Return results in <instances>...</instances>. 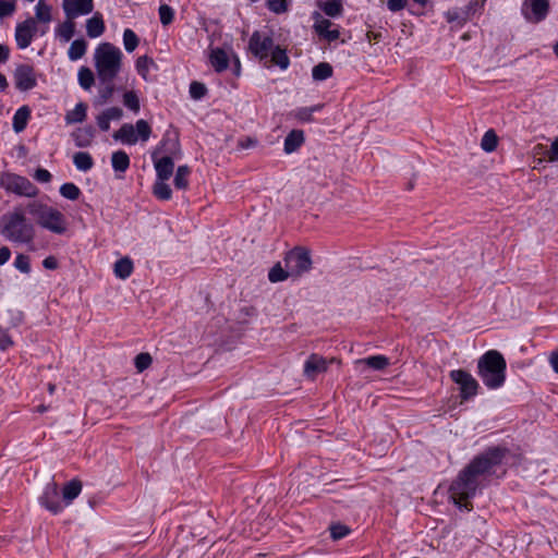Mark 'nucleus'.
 Masks as SVG:
<instances>
[{
	"label": "nucleus",
	"instance_id": "obj_26",
	"mask_svg": "<svg viewBox=\"0 0 558 558\" xmlns=\"http://www.w3.org/2000/svg\"><path fill=\"white\" fill-rule=\"evenodd\" d=\"M113 138L116 141H120L126 145H134L137 143L138 137L135 134L134 125L130 123H124L114 134Z\"/></svg>",
	"mask_w": 558,
	"mask_h": 558
},
{
	"label": "nucleus",
	"instance_id": "obj_33",
	"mask_svg": "<svg viewBox=\"0 0 558 558\" xmlns=\"http://www.w3.org/2000/svg\"><path fill=\"white\" fill-rule=\"evenodd\" d=\"M87 50V41L84 38L75 39L71 43L68 50V58L71 61H77L82 59Z\"/></svg>",
	"mask_w": 558,
	"mask_h": 558
},
{
	"label": "nucleus",
	"instance_id": "obj_12",
	"mask_svg": "<svg viewBox=\"0 0 558 558\" xmlns=\"http://www.w3.org/2000/svg\"><path fill=\"white\" fill-rule=\"evenodd\" d=\"M38 500L40 506L52 514H59L64 510L63 501L60 499V492L56 482L46 484Z\"/></svg>",
	"mask_w": 558,
	"mask_h": 558
},
{
	"label": "nucleus",
	"instance_id": "obj_11",
	"mask_svg": "<svg viewBox=\"0 0 558 558\" xmlns=\"http://www.w3.org/2000/svg\"><path fill=\"white\" fill-rule=\"evenodd\" d=\"M275 47L272 37L258 31L254 32L248 40L250 51L260 61L268 60Z\"/></svg>",
	"mask_w": 558,
	"mask_h": 558
},
{
	"label": "nucleus",
	"instance_id": "obj_24",
	"mask_svg": "<svg viewBox=\"0 0 558 558\" xmlns=\"http://www.w3.org/2000/svg\"><path fill=\"white\" fill-rule=\"evenodd\" d=\"M31 113H32V111H31L29 107L26 105L20 107L15 111L13 119H12V128L15 133H21L26 129L28 120L31 119Z\"/></svg>",
	"mask_w": 558,
	"mask_h": 558
},
{
	"label": "nucleus",
	"instance_id": "obj_21",
	"mask_svg": "<svg viewBox=\"0 0 558 558\" xmlns=\"http://www.w3.org/2000/svg\"><path fill=\"white\" fill-rule=\"evenodd\" d=\"M156 170V180H169L173 174L174 161L170 156L161 157L154 160Z\"/></svg>",
	"mask_w": 558,
	"mask_h": 558
},
{
	"label": "nucleus",
	"instance_id": "obj_29",
	"mask_svg": "<svg viewBox=\"0 0 558 558\" xmlns=\"http://www.w3.org/2000/svg\"><path fill=\"white\" fill-rule=\"evenodd\" d=\"M134 270L133 262L130 257H122L114 263L113 272L117 278L125 280Z\"/></svg>",
	"mask_w": 558,
	"mask_h": 558
},
{
	"label": "nucleus",
	"instance_id": "obj_22",
	"mask_svg": "<svg viewBox=\"0 0 558 558\" xmlns=\"http://www.w3.org/2000/svg\"><path fill=\"white\" fill-rule=\"evenodd\" d=\"M106 31L105 21L100 12H95L86 20V34L89 38L100 37Z\"/></svg>",
	"mask_w": 558,
	"mask_h": 558
},
{
	"label": "nucleus",
	"instance_id": "obj_34",
	"mask_svg": "<svg viewBox=\"0 0 558 558\" xmlns=\"http://www.w3.org/2000/svg\"><path fill=\"white\" fill-rule=\"evenodd\" d=\"M100 87L98 89V95L94 101L95 105H105L107 104L114 93L113 81L108 82H99Z\"/></svg>",
	"mask_w": 558,
	"mask_h": 558
},
{
	"label": "nucleus",
	"instance_id": "obj_31",
	"mask_svg": "<svg viewBox=\"0 0 558 558\" xmlns=\"http://www.w3.org/2000/svg\"><path fill=\"white\" fill-rule=\"evenodd\" d=\"M54 34L61 41H70L75 34L74 20L66 19L63 23L59 24L54 29Z\"/></svg>",
	"mask_w": 558,
	"mask_h": 558
},
{
	"label": "nucleus",
	"instance_id": "obj_6",
	"mask_svg": "<svg viewBox=\"0 0 558 558\" xmlns=\"http://www.w3.org/2000/svg\"><path fill=\"white\" fill-rule=\"evenodd\" d=\"M0 186L19 196L35 197L38 194V189L26 177L12 172L0 174Z\"/></svg>",
	"mask_w": 558,
	"mask_h": 558
},
{
	"label": "nucleus",
	"instance_id": "obj_57",
	"mask_svg": "<svg viewBox=\"0 0 558 558\" xmlns=\"http://www.w3.org/2000/svg\"><path fill=\"white\" fill-rule=\"evenodd\" d=\"M33 178L39 183H49L52 174L45 168H38L35 170Z\"/></svg>",
	"mask_w": 558,
	"mask_h": 558
},
{
	"label": "nucleus",
	"instance_id": "obj_36",
	"mask_svg": "<svg viewBox=\"0 0 558 558\" xmlns=\"http://www.w3.org/2000/svg\"><path fill=\"white\" fill-rule=\"evenodd\" d=\"M269 57L271 63L278 65L281 70H287L290 65V59L287 51L280 46H276Z\"/></svg>",
	"mask_w": 558,
	"mask_h": 558
},
{
	"label": "nucleus",
	"instance_id": "obj_48",
	"mask_svg": "<svg viewBox=\"0 0 558 558\" xmlns=\"http://www.w3.org/2000/svg\"><path fill=\"white\" fill-rule=\"evenodd\" d=\"M289 276H291L290 271L283 269L280 264L275 265L268 272V279L271 282H280L286 280Z\"/></svg>",
	"mask_w": 558,
	"mask_h": 558
},
{
	"label": "nucleus",
	"instance_id": "obj_61",
	"mask_svg": "<svg viewBox=\"0 0 558 558\" xmlns=\"http://www.w3.org/2000/svg\"><path fill=\"white\" fill-rule=\"evenodd\" d=\"M43 266L46 269L54 270L59 267V263L54 256H48L43 260Z\"/></svg>",
	"mask_w": 558,
	"mask_h": 558
},
{
	"label": "nucleus",
	"instance_id": "obj_8",
	"mask_svg": "<svg viewBox=\"0 0 558 558\" xmlns=\"http://www.w3.org/2000/svg\"><path fill=\"white\" fill-rule=\"evenodd\" d=\"M284 262L291 276H300L312 268L310 252L303 247H294L288 252Z\"/></svg>",
	"mask_w": 558,
	"mask_h": 558
},
{
	"label": "nucleus",
	"instance_id": "obj_17",
	"mask_svg": "<svg viewBox=\"0 0 558 558\" xmlns=\"http://www.w3.org/2000/svg\"><path fill=\"white\" fill-rule=\"evenodd\" d=\"M332 23L323 17L319 13H315V23L314 28L316 33L327 39L328 41H333L339 38V31L337 28L331 29Z\"/></svg>",
	"mask_w": 558,
	"mask_h": 558
},
{
	"label": "nucleus",
	"instance_id": "obj_14",
	"mask_svg": "<svg viewBox=\"0 0 558 558\" xmlns=\"http://www.w3.org/2000/svg\"><path fill=\"white\" fill-rule=\"evenodd\" d=\"M62 10L66 19L75 20L94 11V0H62Z\"/></svg>",
	"mask_w": 558,
	"mask_h": 558
},
{
	"label": "nucleus",
	"instance_id": "obj_49",
	"mask_svg": "<svg viewBox=\"0 0 558 558\" xmlns=\"http://www.w3.org/2000/svg\"><path fill=\"white\" fill-rule=\"evenodd\" d=\"M160 23L163 26L170 25L174 20V10L168 4H160L158 9Z\"/></svg>",
	"mask_w": 558,
	"mask_h": 558
},
{
	"label": "nucleus",
	"instance_id": "obj_59",
	"mask_svg": "<svg viewBox=\"0 0 558 558\" xmlns=\"http://www.w3.org/2000/svg\"><path fill=\"white\" fill-rule=\"evenodd\" d=\"M546 158L550 162L558 161V137L550 144L549 149L546 151Z\"/></svg>",
	"mask_w": 558,
	"mask_h": 558
},
{
	"label": "nucleus",
	"instance_id": "obj_47",
	"mask_svg": "<svg viewBox=\"0 0 558 558\" xmlns=\"http://www.w3.org/2000/svg\"><path fill=\"white\" fill-rule=\"evenodd\" d=\"M135 134L142 142H147L151 134V128L147 121L140 119L136 121L135 125Z\"/></svg>",
	"mask_w": 558,
	"mask_h": 558
},
{
	"label": "nucleus",
	"instance_id": "obj_62",
	"mask_svg": "<svg viewBox=\"0 0 558 558\" xmlns=\"http://www.w3.org/2000/svg\"><path fill=\"white\" fill-rule=\"evenodd\" d=\"M11 257V251L7 246L0 247V266L4 265Z\"/></svg>",
	"mask_w": 558,
	"mask_h": 558
},
{
	"label": "nucleus",
	"instance_id": "obj_7",
	"mask_svg": "<svg viewBox=\"0 0 558 558\" xmlns=\"http://www.w3.org/2000/svg\"><path fill=\"white\" fill-rule=\"evenodd\" d=\"M449 377L459 386L460 397L463 401L471 400L478 395L481 386L471 373L464 369H452Z\"/></svg>",
	"mask_w": 558,
	"mask_h": 558
},
{
	"label": "nucleus",
	"instance_id": "obj_38",
	"mask_svg": "<svg viewBox=\"0 0 558 558\" xmlns=\"http://www.w3.org/2000/svg\"><path fill=\"white\" fill-rule=\"evenodd\" d=\"M324 13L330 17H337L342 13V3L340 0H322L319 3Z\"/></svg>",
	"mask_w": 558,
	"mask_h": 558
},
{
	"label": "nucleus",
	"instance_id": "obj_35",
	"mask_svg": "<svg viewBox=\"0 0 558 558\" xmlns=\"http://www.w3.org/2000/svg\"><path fill=\"white\" fill-rule=\"evenodd\" d=\"M52 8L50 4H47L45 1L39 0L35 5V20L36 22H40L44 24H49L52 20L51 15Z\"/></svg>",
	"mask_w": 558,
	"mask_h": 558
},
{
	"label": "nucleus",
	"instance_id": "obj_19",
	"mask_svg": "<svg viewBox=\"0 0 558 558\" xmlns=\"http://www.w3.org/2000/svg\"><path fill=\"white\" fill-rule=\"evenodd\" d=\"M71 137L74 141L76 147H88L95 137V130L92 125L77 128L71 133Z\"/></svg>",
	"mask_w": 558,
	"mask_h": 558
},
{
	"label": "nucleus",
	"instance_id": "obj_13",
	"mask_svg": "<svg viewBox=\"0 0 558 558\" xmlns=\"http://www.w3.org/2000/svg\"><path fill=\"white\" fill-rule=\"evenodd\" d=\"M13 80L15 88L20 92H28L37 85L35 69L26 63L16 65L13 72Z\"/></svg>",
	"mask_w": 558,
	"mask_h": 558
},
{
	"label": "nucleus",
	"instance_id": "obj_53",
	"mask_svg": "<svg viewBox=\"0 0 558 558\" xmlns=\"http://www.w3.org/2000/svg\"><path fill=\"white\" fill-rule=\"evenodd\" d=\"M207 93V88L203 83L192 82L190 84V95L193 99H202Z\"/></svg>",
	"mask_w": 558,
	"mask_h": 558
},
{
	"label": "nucleus",
	"instance_id": "obj_5",
	"mask_svg": "<svg viewBox=\"0 0 558 558\" xmlns=\"http://www.w3.org/2000/svg\"><path fill=\"white\" fill-rule=\"evenodd\" d=\"M26 209L40 228L59 235L68 231V220L64 214L56 207L33 201L27 204Z\"/></svg>",
	"mask_w": 558,
	"mask_h": 558
},
{
	"label": "nucleus",
	"instance_id": "obj_46",
	"mask_svg": "<svg viewBox=\"0 0 558 558\" xmlns=\"http://www.w3.org/2000/svg\"><path fill=\"white\" fill-rule=\"evenodd\" d=\"M59 192L62 197L70 199V201H76L81 195L80 187L72 182L63 183L60 186Z\"/></svg>",
	"mask_w": 558,
	"mask_h": 558
},
{
	"label": "nucleus",
	"instance_id": "obj_9",
	"mask_svg": "<svg viewBox=\"0 0 558 558\" xmlns=\"http://www.w3.org/2000/svg\"><path fill=\"white\" fill-rule=\"evenodd\" d=\"M38 32L40 36H44L48 32V26H45L39 31L37 22L33 17H28L25 21L17 23L15 27V41L17 48L26 49L29 47Z\"/></svg>",
	"mask_w": 558,
	"mask_h": 558
},
{
	"label": "nucleus",
	"instance_id": "obj_55",
	"mask_svg": "<svg viewBox=\"0 0 558 558\" xmlns=\"http://www.w3.org/2000/svg\"><path fill=\"white\" fill-rule=\"evenodd\" d=\"M16 10L14 1L0 0V19L11 16Z\"/></svg>",
	"mask_w": 558,
	"mask_h": 558
},
{
	"label": "nucleus",
	"instance_id": "obj_20",
	"mask_svg": "<svg viewBox=\"0 0 558 558\" xmlns=\"http://www.w3.org/2000/svg\"><path fill=\"white\" fill-rule=\"evenodd\" d=\"M135 70L137 74L146 82L151 81V71H157L158 65L153 58L148 56H141L135 61Z\"/></svg>",
	"mask_w": 558,
	"mask_h": 558
},
{
	"label": "nucleus",
	"instance_id": "obj_1",
	"mask_svg": "<svg viewBox=\"0 0 558 558\" xmlns=\"http://www.w3.org/2000/svg\"><path fill=\"white\" fill-rule=\"evenodd\" d=\"M508 453L505 447H489L460 471L449 487L450 499L459 509L471 510L469 499L485 486V482L493 475L500 477L506 473L502 464Z\"/></svg>",
	"mask_w": 558,
	"mask_h": 558
},
{
	"label": "nucleus",
	"instance_id": "obj_45",
	"mask_svg": "<svg viewBox=\"0 0 558 558\" xmlns=\"http://www.w3.org/2000/svg\"><path fill=\"white\" fill-rule=\"evenodd\" d=\"M123 105L134 113L141 109L140 98L135 90H126L123 94Z\"/></svg>",
	"mask_w": 558,
	"mask_h": 558
},
{
	"label": "nucleus",
	"instance_id": "obj_28",
	"mask_svg": "<svg viewBox=\"0 0 558 558\" xmlns=\"http://www.w3.org/2000/svg\"><path fill=\"white\" fill-rule=\"evenodd\" d=\"M323 105H315L312 107H301L291 111L290 116L296 119L301 123H308L314 120L313 114L320 111Z\"/></svg>",
	"mask_w": 558,
	"mask_h": 558
},
{
	"label": "nucleus",
	"instance_id": "obj_4",
	"mask_svg": "<svg viewBox=\"0 0 558 558\" xmlns=\"http://www.w3.org/2000/svg\"><path fill=\"white\" fill-rule=\"evenodd\" d=\"M123 53L111 43L99 44L94 52L95 69L99 82L114 81L122 69Z\"/></svg>",
	"mask_w": 558,
	"mask_h": 558
},
{
	"label": "nucleus",
	"instance_id": "obj_64",
	"mask_svg": "<svg viewBox=\"0 0 558 558\" xmlns=\"http://www.w3.org/2000/svg\"><path fill=\"white\" fill-rule=\"evenodd\" d=\"M10 56V50L7 46L0 44V63H4L8 61Z\"/></svg>",
	"mask_w": 558,
	"mask_h": 558
},
{
	"label": "nucleus",
	"instance_id": "obj_42",
	"mask_svg": "<svg viewBox=\"0 0 558 558\" xmlns=\"http://www.w3.org/2000/svg\"><path fill=\"white\" fill-rule=\"evenodd\" d=\"M122 40H123V47H124L125 51L129 53L133 52L140 44L138 36L131 28H125L123 31Z\"/></svg>",
	"mask_w": 558,
	"mask_h": 558
},
{
	"label": "nucleus",
	"instance_id": "obj_56",
	"mask_svg": "<svg viewBox=\"0 0 558 558\" xmlns=\"http://www.w3.org/2000/svg\"><path fill=\"white\" fill-rule=\"evenodd\" d=\"M268 9L277 14L283 13L287 11V1L286 0H267Z\"/></svg>",
	"mask_w": 558,
	"mask_h": 558
},
{
	"label": "nucleus",
	"instance_id": "obj_58",
	"mask_svg": "<svg viewBox=\"0 0 558 558\" xmlns=\"http://www.w3.org/2000/svg\"><path fill=\"white\" fill-rule=\"evenodd\" d=\"M13 345V340L7 329L0 327V350L5 351Z\"/></svg>",
	"mask_w": 558,
	"mask_h": 558
},
{
	"label": "nucleus",
	"instance_id": "obj_43",
	"mask_svg": "<svg viewBox=\"0 0 558 558\" xmlns=\"http://www.w3.org/2000/svg\"><path fill=\"white\" fill-rule=\"evenodd\" d=\"M332 66L327 62H320L312 70V77L314 81H325L332 75Z\"/></svg>",
	"mask_w": 558,
	"mask_h": 558
},
{
	"label": "nucleus",
	"instance_id": "obj_15",
	"mask_svg": "<svg viewBox=\"0 0 558 558\" xmlns=\"http://www.w3.org/2000/svg\"><path fill=\"white\" fill-rule=\"evenodd\" d=\"M328 363L322 355L313 353L304 362V375L310 379H315L318 374L327 371Z\"/></svg>",
	"mask_w": 558,
	"mask_h": 558
},
{
	"label": "nucleus",
	"instance_id": "obj_2",
	"mask_svg": "<svg viewBox=\"0 0 558 558\" xmlns=\"http://www.w3.org/2000/svg\"><path fill=\"white\" fill-rule=\"evenodd\" d=\"M0 234L14 244L27 245L34 250L36 229L20 208H15L0 218Z\"/></svg>",
	"mask_w": 558,
	"mask_h": 558
},
{
	"label": "nucleus",
	"instance_id": "obj_52",
	"mask_svg": "<svg viewBox=\"0 0 558 558\" xmlns=\"http://www.w3.org/2000/svg\"><path fill=\"white\" fill-rule=\"evenodd\" d=\"M484 3H485V0H482V1H478V0H474V1H471L466 8H465V11L463 12V16L461 17V20L463 22H465L466 20H469L471 17L472 14L476 13L477 11L482 10L483 7H484Z\"/></svg>",
	"mask_w": 558,
	"mask_h": 558
},
{
	"label": "nucleus",
	"instance_id": "obj_3",
	"mask_svg": "<svg viewBox=\"0 0 558 558\" xmlns=\"http://www.w3.org/2000/svg\"><path fill=\"white\" fill-rule=\"evenodd\" d=\"M477 376L489 390H497L505 385L507 362L497 350H488L477 360Z\"/></svg>",
	"mask_w": 558,
	"mask_h": 558
},
{
	"label": "nucleus",
	"instance_id": "obj_18",
	"mask_svg": "<svg viewBox=\"0 0 558 558\" xmlns=\"http://www.w3.org/2000/svg\"><path fill=\"white\" fill-rule=\"evenodd\" d=\"M123 111L119 107H110L96 117V122L100 131L107 132L110 129V121H118L122 118Z\"/></svg>",
	"mask_w": 558,
	"mask_h": 558
},
{
	"label": "nucleus",
	"instance_id": "obj_25",
	"mask_svg": "<svg viewBox=\"0 0 558 558\" xmlns=\"http://www.w3.org/2000/svg\"><path fill=\"white\" fill-rule=\"evenodd\" d=\"M81 492L82 483L78 480L68 482L62 488V501L64 508L70 506Z\"/></svg>",
	"mask_w": 558,
	"mask_h": 558
},
{
	"label": "nucleus",
	"instance_id": "obj_40",
	"mask_svg": "<svg viewBox=\"0 0 558 558\" xmlns=\"http://www.w3.org/2000/svg\"><path fill=\"white\" fill-rule=\"evenodd\" d=\"M77 81L80 86L84 90H90L92 86L95 83V75L89 68L82 66L77 73Z\"/></svg>",
	"mask_w": 558,
	"mask_h": 558
},
{
	"label": "nucleus",
	"instance_id": "obj_37",
	"mask_svg": "<svg viewBox=\"0 0 558 558\" xmlns=\"http://www.w3.org/2000/svg\"><path fill=\"white\" fill-rule=\"evenodd\" d=\"M167 181L156 180L154 183L153 194L160 201H169L172 197V190Z\"/></svg>",
	"mask_w": 558,
	"mask_h": 558
},
{
	"label": "nucleus",
	"instance_id": "obj_32",
	"mask_svg": "<svg viewBox=\"0 0 558 558\" xmlns=\"http://www.w3.org/2000/svg\"><path fill=\"white\" fill-rule=\"evenodd\" d=\"M73 163L78 171L87 172L94 167V159L87 151H77L73 156Z\"/></svg>",
	"mask_w": 558,
	"mask_h": 558
},
{
	"label": "nucleus",
	"instance_id": "obj_54",
	"mask_svg": "<svg viewBox=\"0 0 558 558\" xmlns=\"http://www.w3.org/2000/svg\"><path fill=\"white\" fill-rule=\"evenodd\" d=\"M153 360L148 353H140L135 356L134 364L138 372H143L148 368Z\"/></svg>",
	"mask_w": 558,
	"mask_h": 558
},
{
	"label": "nucleus",
	"instance_id": "obj_10",
	"mask_svg": "<svg viewBox=\"0 0 558 558\" xmlns=\"http://www.w3.org/2000/svg\"><path fill=\"white\" fill-rule=\"evenodd\" d=\"M549 12L548 0H523L521 14L529 23H539L544 21Z\"/></svg>",
	"mask_w": 558,
	"mask_h": 558
},
{
	"label": "nucleus",
	"instance_id": "obj_23",
	"mask_svg": "<svg viewBox=\"0 0 558 558\" xmlns=\"http://www.w3.org/2000/svg\"><path fill=\"white\" fill-rule=\"evenodd\" d=\"M305 141L302 130H292L284 138L283 150L287 155L296 151Z\"/></svg>",
	"mask_w": 558,
	"mask_h": 558
},
{
	"label": "nucleus",
	"instance_id": "obj_27",
	"mask_svg": "<svg viewBox=\"0 0 558 558\" xmlns=\"http://www.w3.org/2000/svg\"><path fill=\"white\" fill-rule=\"evenodd\" d=\"M87 117V105L85 102H77L75 107L68 111L64 116L66 124L82 123Z\"/></svg>",
	"mask_w": 558,
	"mask_h": 558
},
{
	"label": "nucleus",
	"instance_id": "obj_63",
	"mask_svg": "<svg viewBox=\"0 0 558 558\" xmlns=\"http://www.w3.org/2000/svg\"><path fill=\"white\" fill-rule=\"evenodd\" d=\"M549 364H550L551 368L554 369V372H556L558 374V351L551 352V354L549 356Z\"/></svg>",
	"mask_w": 558,
	"mask_h": 558
},
{
	"label": "nucleus",
	"instance_id": "obj_39",
	"mask_svg": "<svg viewBox=\"0 0 558 558\" xmlns=\"http://www.w3.org/2000/svg\"><path fill=\"white\" fill-rule=\"evenodd\" d=\"M359 363H363L375 371H383L390 364V361L387 356L379 354L359 360Z\"/></svg>",
	"mask_w": 558,
	"mask_h": 558
},
{
	"label": "nucleus",
	"instance_id": "obj_51",
	"mask_svg": "<svg viewBox=\"0 0 558 558\" xmlns=\"http://www.w3.org/2000/svg\"><path fill=\"white\" fill-rule=\"evenodd\" d=\"M14 267L23 274L31 272L29 257L24 254H17L14 260Z\"/></svg>",
	"mask_w": 558,
	"mask_h": 558
},
{
	"label": "nucleus",
	"instance_id": "obj_41",
	"mask_svg": "<svg viewBox=\"0 0 558 558\" xmlns=\"http://www.w3.org/2000/svg\"><path fill=\"white\" fill-rule=\"evenodd\" d=\"M191 173V169L183 165L179 166L174 175V186L178 190H185L189 186V175Z\"/></svg>",
	"mask_w": 558,
	"mask_h": 558
},
{
	"label": "nucleus",
	"instance_id": "obj_16",
	"mask_svg": "<svg viewBox=\"0 0 558 558\" xmlns=\"http://www.w3.org/2000/svg\"><path fill=\"white\" fill-rule=\"evenodd\" d=\"M209 64L217 73H221L229 68L230 57L228 51L220 47H210L208 49Z\"/></svg>",
	"mask_w": 558,
	"mask_h": 558
},
{
	"label": "nucleus",
	"instance_id": "obj_50",
	"mask_svg": "<svg viewBox=\"0 0 558 558\" xmlns=\"http://www.w3.org/2000/svg\"><path fill=\"white\" fill-rule=\"evenodd\" d=\"M349 533L350 529L344 524L337 523L330 526V535L331 538L335 541L344 538L345 536L349 535Z\"/></svg>",
	"mask_w": 558,
	"mask_h": 558
},
{
	"label": "nucleus",
	"instance_id": "obj_60",
	"mask_svg": "<svg viewBox=\"0 0 558 558\" xmlns=\"http://www.w3.org/2000/svg\"><path fill=\"white\" fill-rule=\"evenodd\" d=\"M407 0H388L387 7L391 12H398L405 8Z\"/></svg>",
	"mask_w": 558,
	"mask_h": 558
},
{
	"label": "nucleus",
	"instance_id": "obj_44",
	"mask_svg": "<svg viewBox=\"0 0 558 558\" xmlns=\"http://www.w3.org/2000/svg\"><path fill=\"white\" fill-rule=\"evenodd\" d=\"M498 144V137L494 130H488L484 133L482 141H481V147L486 153H492L496 149Z\"/></svg>",
	"mask_w": 558,
	"mask_h": 558
},
{
	"label": "nucleus",
	"instance_id": "obj_30",
	"mask_svg": "<svg viewBox=\"0 0 558 558\" xmlns=\"http://www.w3.org/2000/svg\"><path fill=\"white\" fill-rule=\"evenodd\" d=\"M130 162V157L124 150H117L111 155V166L116 173H124L129 169Z\"/></svg>",
	"mask_w": 558,
	"mask_h": 558
}]
</instances>
